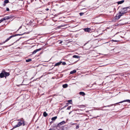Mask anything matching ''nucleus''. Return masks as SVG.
Listing matches in <instances>:
<instances>
[{
	"label": "nucleus",
	"instance_id": "nucleus-39",
	"mask_svg": "<svg viewBox=\"0 0 130 130\" xmlns=\"http://www.w3.org/2000/svg\"><path fill=\"white\" fill-rule=\"evenodd\" d=\"M99 117V116H98L97 117Z\"/></svg>",
	"mask_w": 130,
	"mask_h": 130
},
{
	"label": "nucleus",
	"instance_id": "nucleus-27",
	"mask_svg": "<svg viewBox=\"0 0 130 130\" xmlns=\"http://www.w3.org/2000/svg\"><path fill=\"white\" fill-rule=\"evenodd\" d=\"M112 41H113V42H117L118 41H117L116 40H112Z\"/></svg>",
	"mask_w": 130,
	"mask_h": 130
},
{
	"label": "nucleus",
	"instance_id": "nucleus-23",
	"mask_svg": "<svg viewBox=\"0 0 130 130\" xmlns=\"http://www.w3.org/2000/svg\"><path fill=\"white\" fill-rule=\"evenodd\" d=\"M125 13V12H121L120 11L119 12V13H120L121 15H122V16Z\"/></svg>",
	"mask_w": 130,
	"mask_h": 130
},
{
	"label": "nucleus",
	"instance_id": "nucleus-19",
	"mask_svg": "<svg viewBox=\"0 0 130 130\" xmlns=\"http://www.w3.org/2000/svg\"><path fill=\"white\" fill-rule=\"evenodd\" d=\"M32 60L30 58L28 59H26V62H28Z\"/></svg>",
	"mask_w": 130,
	"mask_h": 130
},
{
	"label": "nucleus",
	"instance_id": "nucleus-1",
	"mask_svg": "<svg viewBox=\"0 0 130 130\" xmlns=\"http://www.w3.org/2000/svg\"><path fill=\"white\" fill-rule=\"evenodd\" d=\"M17 121H18V124L17 125L14 126L13 127V128H15L19 127L22 125L23 126H24L25 125L24 121L23 119L22 118L21 119H18L17 120Z\"/></svg>",
	"mask_w": 130,
	"mask_h": 130
},
{
	"label": "nucleus",
	"instance_id": "nucleus-26",
	"mask_svg": "<svg viewBox=\"0 0 130 130\" xmlns=\"http://www.w3.org/2000/svg\"><path fill=\"white\" fill-rule=\"evenodd\" d=\"M62 64L63 65H64L66 64V62H62Z\"/></svg>",
	"mask_w": 130,
	"mask_h": 130
},
{
	"label": "nucleus",
	"instance_id": "nucleus-12",
	"mask_svg": "<svg viewBox=\"0 0 130 130\" xmlns=\"http://www.w3.org/2000/svg\"><path fill=\"white\" fill-rule=\"evenodd\" d=\"M79 94L80 95H82L83 96H84L85 95V94L83 92H80L79 93Z\"/></svg>",
	"mask_w": 130,
	"mask_h": 130
},
{
	"label": "nucleus",
	"instance_id": "nucleus-14",
	"mask_svg": "<svg viewBox=\"0 0 130 130\" xmlns=\"http://www.w3.org/2000/svg\"><path fill=\"white\" fill-rule=\"evenodd\" d=\"M124 2V0H122L121 1L118 2H117V3L118 4H121L123 3Z\"/></svg>",
	"mask_w": 130,
	"mask_h": 130
},
{
	"label": "nucleus",
	"instance_id": "nucleus-38",
	"mask_svg": "<svg viewBox=\"0 0 130 130\" xmlns=\"http://www.w3.org/2000/svg\"><path fill=\"white\" fill-rule=\"evenodd\" d=\"M87 119H87H87H86V120H87Z\"/></svg>",
	"mask_w": 130,
	"mask_h": 130
},
{
	"label": "nucleus",
	"instance_id": "nucleus-21",
	"mask_svg": "<svg viewBox=\"0 0 130 130\" xmlns=\"http://www.w3.org/2000/svg\"><path fill=\"white\" fill-rule=\"evenodd\" d=\"M68 105H69V103H66V105H65L64 106V107H63L62 108L63 109L64 108H65L66 107H67V106H68Z\"/></svg>",
	"mask_w": 130,
	"mask_h": 130
},
{
	"label": "nucleus",
	"instance_id": "nucleus-11",
	"mask_svg": "<svg viewBox=\"0 0 130 130\" xmlns=\"http://www.w3.org/2000/svg\"><path fill=\"white\" fill-rule=\"evenodd\" d=\"M62 61H60L59 62H58L56 63L54 65L55 66H59L60 65L61 63H62Z\"/></svg>",
	"mask_w": 130,
	"mask_h": 130
},
{
	"label": "nucleus",
	"instance_id": "nucleus-5",
	"mask_svg": "<svg viewBox=\"0 0 130 130\" xmlns=\"http://www.w3.org/2000/svg\"><path fill=\"white\" fill-rule=\"evenodd\" d=\"M125 102H128V103H130V100H124L122 101L119 102L118 103H117L114 104H111V105H108L107 106H104L103 107H110L111 106L114 105H115V104H117L118 103H122Z\"/></svg>",
	"mask_w": 130,
	"mask_h": 130
},
{
	"label": "nucleus",
	"instance_id": "nucleus-32",
	"mask_svg": "<svg viewBox=\"0 0 130 130\" xmlns=\"http://www.w3.org/2000/svg\"><path fill=\"white\" fill-rule=\"evenodd\" d=\"M72 111H71L69 113V114L70 115L71 114V112H72Z\"/></svg>",
	"mask_w": 130,
	"mask_h": 130
},
{
	"label": "nucleus",
	"instance_id": "nucleus-18",
	"mask_svg": "<svg viewBox=\"0 0 130 130\" xmlns=\"http://www.w3.org/2000/svg\"><path fill=\"white\" fill-rule=\"evenodd\" d=\"M57 118V116L54 117L52 118L51 119L53 121H55Z\"/></svg>",
	"mask_w": 130,
	"mask_h": 130
},
{
	"label": "nucleus",
	"instance_id": "nucleus-20",
	"mask_svg": "<svg viewBox=\"0 0 130 130\" xmlns=\"http://www.w3.org/2000/svg\"><path fill=\"white\" fill-rule=\"evenodd\" d=\"M73 57L74 58H78V59L79 57V56H77V55H74L73 56Z\"/></svg>",
	"mask_w": 130,
	"mask_h": 130
},
{
	"label": "nucleus",
	"instance_id": "nucleus-35",
	"mask_svg": "<svg viewBox=\"0 0 130 130\" xmlns=\"http://www.w3.org/2000/svg\"><path fill=\"white\" fill-rule=\"evenodd\" d=\"M81 14H82V13H80V15H81Z\"/></svg>",
	"mask_w": 130,
	"mask_h": 130
},
{
	"label": "nucleus",
	"instance_id": "nucleus-33",
	"mask_svg": "<svg viewBox=\"0 0 130 130\" xmlns=\"http://www.w3.org/2000/svg\"><path fill=\"white\" fill-rule=\"evenodd\" d=\"M62 42V41H61L60 42V43H60V44H61V43Z\"/></svg>",
	"mask_w": 130,
	"mask_h": 130
},
{
	"label": "nucleus",
	"instance_id": "nucleus-34",
	"mask_svg": "<svg viewBox=\"0 0 130 130\" xmlns=\"http://www.w3.org/2000/svg\"><path fill=\"white\" fill-rule=\"evenodd\" d=\"M127 10V9H126H126H125L124 10V11H125V12H126V11Z\"/></svg>",
	"mask_w": 130,
	"mask_h": 130
},
{
	"label": "nucleus",
	"instance_id": "nucleus-36",
	"mask_svg": "<svg viewBox=\"0 0 130 130\" xmlns=\"http://www.w3.org/2000/svg\"><path fill=\"white\" fill-rule=\"evenodd\" d=\"M8 46H4V47H7Z\"/></svg>",
	"mask_w": 130,
	"mask_h": 130
},
{
	"label": "nucleus",
	"instance_id": "nucleus-30",
	"mask_svg": "<svg viewBox=\"0 0 130 130\" xmlns=\"http://www.w3.org/2000/svg\"><path fill=\"white\" fill-rule=\"evenodd\" d=\"M6 3H4V4H3V6H6Z\"/></svg>",
	"mask_w": 130,
	"mask_h": 130
},
{
	"label": "nucleus",
	"instance_id": "nucleus-24",
	"mask_svg": "<svg viewBox=\"0 0 130 130\" xmlns=\"http://www.w3.org/2000/svg\"><path fill=\"white\" fill-rule=\"evenodd\" d=\"M68 103H70V104H71L72 102V100H69L68 101Z\"/></svg>",
	"mask_w": 130,
	"mask_h": 130
},
{
	"label": "nucleus",
	"instance_id": "nucleus-37",
	"mask_svg": "<svg viewBox=\"0 0 130 130\" xmlns=\"http://www.w3.org/2000/svg\"><path fill=\"white\" fill-rule=\"evenodd\" d=\"M83 106L84 107H85V106L84 105H83Z\"/></svg>",
	"mask_w": 130,
	"mask_h": 130
},
{
	"label": "nucleus",
	"instance_id": "nucleus-13",
	"mask_svg": "<svg viewBox=\"0 0 130 130\" xmlns=\"http://www.w3.org/2000/svg\"><path fill=\"white\" fill-rule=\"evenodd\" d=\"M76 72V70H73L71 71L70 72V74H72Z\"/></svg>",
	"mask_w": 130,
	"mask_h": 130
},
{
	"label": "nucleus",
	"instance_id": "nucleus-28",
	"mask_svg": "<svg viewBox=\"0 0 130 130\" xmlns=\"http://www.w3.org/2000/svg\"><path fill=\"white\" fill-rule=\"evenodd\" d=\"M79 128V125H77L76 126V129H78V128Z\"/></svg>",
	"mask_w": 130,
	"mask_h": 130
},
{
	"label": "nucleus",
	"instance_id": "nucleus-29",
	"mask_svg": "<svg viewBox=\"0 0 130 130\" xmlns=\"http://www.w3.org/2000/svg\"><path fill=\"white\" fill-rule=\"evenodd\" d=\"M6 11H8L9 10V9L8 8H7L6 9Z\"/></svg>",
	"mask_w": 130,
	"mask_h": 130
},
{
	"label": "nucleus",
	"instance_id": "nucleus-7",
	"mask_svg": "<svg viewBox=\"0 0 130 130\" xmlns=\"http://www.w3.org/2000/svg\"><path fill=\"white\" fill-rule=\"evenodd\" d=\"M66 122L65 121H63L59 123L57 126V127H59L61 125L65 124L66 123Z\"/></svg>",
	"mask_w": 130,
	"mask_h": 130
},
{
	"label": "nucleus",
	"instance_id": "nucleus-4",
	"mask_svg": "<svg viewBox=\"0 0 130 130\" xmlns=\"http://www.w3.org/2000/svg\"><path fill=\"white\" fill-rule=\"evenodd\" d=\"M14 16L12 15H9L8 16L5 17L4 18H3L1 19L0 20V23L2 22L3 21L6 20H8L9 19H12L14 17Z\"/></svg>",
	"mask_w": 130,
	"mask_h": 130
},
{
	"label": "nucleus",
	"instance_id": "nucleus-9",
	"mask_svg": "<svg viewBox=\"0 0 130 130\" xmlns=\"http://www.w3.org/2000/svg\"><path fill=\"white\" fill-rule=\"evenodd\" d=\"M129 7H125L124 8H122L121 9V12H125V13H126V12H125L124 11L125 9H127Z\"/></svg>",
	"mask_w": 130,
	"mask_h": 130
},
{
	"label": "nucleus",
	"instance_id": "nucleus-22",
	"mask_svg": "<svg viewBox=\"0 0 130 130\" xmlns=\"http://www.w3.org/2000/svg\"><path fill=\"white\" fill-rule=\"evenodd\" d=\"M9 2L8 0H5L4 2V3L6 4L7 3Z\"/></svg>",
	"mask_w": 130,
	"mask_h": 130
},
{
	"label": "nucleus",
	"instance_id": "nucleus-3",
	"mask_svg": "<svg viewBox=\"0 0 130 130\" xmlns=\"http://www.w3.org/2000/svg\"><path fill=\"white\" fill-rule=\"evenodd\" d=\"M25 33H23V34H16L15 35H12L10 36L9 38H8L3 42L2 43H0V45L2 44H3L4 43H6V42H7L8 41H9L11 38H12V37H15V36H22Z\"/></svg>",
	"mask_w": 130,
	"mask_h": 130
},
{
	"label": "nucleus",
	"instance_id": "nucleus-6",
	"mask_svg": "<svg viewBox=\"0 0 130 130\" xmlns=\"http://www.w3.org/2000/svg\"><path fill=\"white\" fill-rule=\"evenodd\" d=\"M122 16V15L119 13L117 14L115 17V19L117 20H118L119 19L120 17Z\"/></svg>",
	"mask_w": 130,
	"mask_h": 130
},
{
	"label": "nucleus",
	"instance_id": "nucleus-10",
	"mask_svg": "<svg viewBox=\"0 0 130 130\" xmlns=\"http://www.w3.org/2000/svg\"><path fill=\"white\" fill-rule=\"evenodd\" d=\"M41 50V48H39L38 49H37L35 50H34L32 52L33 54H35L38 51H40V50Z\"/></svg>",
	"mask_w": 130,
	"mask_h": 130
},
{
	"label": "nucleus",
	"instance_id": "nucleus-8",
	"mask_svg": "<svg viewBox=\"0 0 130 130\" xmlns=\"http://www.w3.org/2000/svg\"><path fill=\"white\" fill-rule=\"evenodd\" d=\"M84 30L86 32H89L91 31V30L90 29V28H84Z\"/></svg>",
	"mask_w": 130,
	"mask_h": 130
},
{
	"label": "nucleus",
	"instance_id": "nucleus-2",
	"mask_svg": "<svg viewBox=\"0 0 130 130\" xmlns=\"http://www.w3.org/2000/svg\"><path fill=\"white\" fill-rule=\"evenodd\" d=\"M10 75L9 73L6 72L4 70H3L2 72L0 73V77L1 78L4 77H6V76H9Z\"/></svg>",
	"mask_w": 130,
	"mask_h": 130
},
{
	"label": "nucleus",
	"instance_id": "nucleus-17",
	"mask_svg": "<svg viewBox=\"0 0 130 130\" xmlns=\"http://www.w3.org/2000/svg\"><path fill=\"white\" fill-rule=\"evenodd\" d=\"M48 115V114L45 111L43 113V116L44 117H46Z\"/></svg>",
	"mask_w": 130,
	"mask_h": 130
},
{
	"label": "nucleus",
	"instance_id": "nucleus-15",
	"mask_svg": "<svg viewBox=\"0 0 130 130\" xmlns=\"http://www.w3.org/2000/svg\"><path fill=\"white\" fill-rule=\"evenodd\" d=\"M56 128L55 126L51 127L50 129L51 130H55Z\"/></svg>",
	"mask_w": 130,
	"mask_h": 130
},
{
	"label": "nucleus",
	"instance_id": "nucleus-25",
	"mask_svg": "<svg viewBox=\"0 0 130 130\" xmlns=\"http://www.w3.org/2000/svg\"><path fill=\"white\" fill-rule=\"evenodd\" d=\"M71 107V106L68 107L67 109V110H70V109Z\"/></svg>",
	"mask_w": 130,
	"mask_h": 130
},
{
	"label": "nucleus",
	"instance_id": "nucleus-16",
	"mask_svg": "<svg viewBox=\"0 0 130 130\" xmlns=\"http://www.w3.org/2000/svg\"><path fill=\"white\" fill-rule=\"evenodd\" d=\"M68 86V85L67 84H65L62 85L63 87L64 88H66Z\"/></svg>",
	"mask_w": 130,
	"mask_h": 130
},
{
	"label": "nucleus",
	"instance_id": "nucleus-31",
	"mask_svg": "<svg viewBox=\"0 0 130 130\" xmlns=\"http://www.w3.org/2000/svg\"><path fill=\"white\" fill-rule=\"evenodd\" d=\"M45 10L46 11H48L49 10V9L48 8H47V9H45Z\"/></svg>",
	"mask_w": 130,
	"mask_h": 130
}]
</instances>
